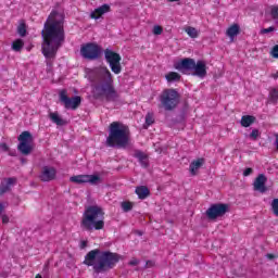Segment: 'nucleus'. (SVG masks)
<instances>
[{
  "label": "nucleus",
  "mask_w": 278,
  "mask_h": 278,
  "mask_svg": "<svg viewBox=\"0 0 278 278\" xmlns=\"http://www.w3.org/2000/svg\"><path fill=\"white\" fill-rule=\"evenodd\" d=\"M41 36L43 38L41 51L47 60H52L64 45V14L52 11L43 25Z\"/></svg>",
  "instance_id": "obj_1"
},
{
  "label": "nucleus",
  "mask_w": 278,
  "mask_h": 278,
  "mask_svg": "<svg viewBox=\"0 0 278 278\" xmlns=\"http://www.w3.org/2000/svg\"><path fill=\"white\" fill-rule=\"evenodd\" d=\"M87 77L93 87V97L96 99H102L105 97V101L114 102L118 101V92L114 88V79L112 78V72L106 66H99L90 70L87 73Z\"/></svg>",
  "instance_id": "obj_2"
},
{
  "label": "nucleus",
  "mask_w": 278,
  "mask_h": 278,
  "mask_svg": "<svg viewBox=\"0 0 278 278\" xmlns=\"http://www.w3.org/2000/svg\"><path fill=\"white\" fill-rule=\"evenodd\" d=\"M121 258L122 256L118 253L96 249L91 250L85 256L84 264L86 266H92L96 275H101L112 270V268H114V266L121 262Z\"/></svg>",
  "instance_id": "obj_3"
},
{
  "label": "nucleus",
  "mask_w": 278,
  "mask_h": 278,
  "mask_svg": "<svg viewBox=\"0 0 278 278\" xmlns=\"http://www.w3.org/2000/svg\"><path fill=\"white\" fill-rule=\"evenodd\" d=\"M86 231H101L105 227V212L99 205H89L83 214L80 223Z\"/></svg>",
  "instance_id": "obj_4"
},
{
  "label": "nucleus",
  "mask_w": 278,
  "mask_h": 278,
  "mask_svg": "<svg viewBox=\"0 0 278 278\" xmlns=\"http://www.w3.org/2000/svg\"><path fill=\"white\" fill-rule=\"evenodd\" d=\"M129 144V127L121 124L119 122H113L109 126V136L105 141V146L112 149H126Z\"/></svg>",
  "instance_id": "obj_5"
},
{
  "label": "nucleus",
  "mask_w": 278,
  "mask_h": 278,
  "mask_svg": "<svg viewBox=\"0 0 278 278\" xmlns=\"http://www.w3.org/2000/svg\"><path fill=\"white\" fill-rule=\"evenodd\" d=\"M181 96L176 89H165L160 96V102L166 112H173L179 105Z\"/></svg>",
  "instance_id": "obj_6"
},
{
  "label": "nucleus",
  "mask_w": 278,
  "mask_h": 278,
  "mask_svg": "<svg viewBox=\"0 0 278 278\" xmlns=\"http://www.w3.org/2000/svg\"><path fill=\"white\" fill-rule=\"evenodd\" d=\"M101 53H103V49L101 46L94 42H88L80 47V55L84 60H88L89 62H94V60H99L101 58Z\"/></svg>",
  "instance_id": "obj_7"
},
{
  "label": "nucleus",
  "mask_w": 278,
  "mask_h": 278,
  "mask_svg": "<svg viewBox=\"0 0 278 278\" xmlns=\"http://www.w3.org/2000/svg\"><path fill=\"white\" fill-rule=\"evenodd\" d=\"M104 59L106 64H109L112 73H114V75H121V73L123 72V65H121V61L123 60V58L121 56V54L111 50L110 48H106L104 50Z\"/></svg>",
  "instance_id": "obj_8"
},
{
  "label": "nucleus",
  "mask_w": 278,
  "mask_h": 278,
  "mask_svg": "<svg viewBox=\"0 0 278 278\" xmlns=\"http://www.w3.org/2000/svg\"><path fill=\"white\" fill-rule=\"evenodd\" d=\"M18 146H17V151H20V153L22 155H30L31 151H34V147L31 146V143L34 142V136L31 135V132L25 130L23 131L18 137Z\"/></svg>",
  "instance_id": "obj_9"
},
{
  "label": "nucleus",
  "mask_w": 278,
  "mask_h": 278,
  "mask_svg": "<svg viewBox=\"0 0 278 278\" xmlns=\"http://www.w3.org/2000/svg\"><path fill=\"white\" fill-rule=\"evenodd\" d=\"M227 212H229V204L215 203V204H212L206 210L205 214L208 220H216V218H222V216H225Z\"/></svg>",
  "instance_id": "obj_10"
},
{
  "label": "nucleus",
  "mask_w": 278,
  "mask_h": 278,
  "mask_svg": "<svg viewBox=\"0 0 278 278\" xmlns=\"http://www.w3.org/2000/svg\"><path fill=\"white\" fill-rule=\"evenodd\" d=\"M60 102L63 103L65 110H77L81 105V97L75 96L70 98L66 90H62L59 94Z\"/></svg>",
  "instance_id": "obj_11"
},
{
  "label": "nucleus",
  "mask_w": 278,
  "mask_h": 278,
  "mask_svg": "<svg viewBox=\"0 0 278 278\" xmlns=\"http://www.w3.org/2000/svg\"><path fill=\"white\" fill-rule=\"evenodd\" d=\"M72 184H90V186H99L101 184V176L99 175H77L70 178Z\"/></svg>",
  "instance_id": "obj_12"
},
{
  "label": "nucleus",
  "mask_w": 278,
  "mask_h": 278,
  "mask_svg": "<svg viewBox=\"0 0 278 278\" xmlns=\"http://www.w3.org/2000/svg\"><path fill=\"white\" fill-rule=\"evenodd\" d=\"M195 62L194 59L185 58L175 64V68L184 75H190V72L194 71Z\"/></svg>",
  "instance_id": "obj_13"
},
{
  "label": "nucleus",
  "mask_w": 278,
  "mask_h": 278,
  "mask_svg": "<svg viewBox=\"0 0 278 278\" xmlns=\"http://www.w3.org/2000/svg\"><path fill=\"white\" fill-rule=\"evenodd\" d=\"M192 75L194 77H199L200 79L207 77V65L205 64V61L199 60L194 63Z\"/></svg>",
  "instance_id": "obj_14"
},
{
  "label": "nucleus",
  "mask_w": 278,
  "mask_h": 278,
  "mask_svg": "<svg viewBox=\"0 0 278 278\" xmlns=\"http://www.w3.org/2000/svg\"><path fill=\"white\" fill-rule=\"evenodd\" d=\"M266 181H268V178H266V175L260 174L256 179L254 180V190L256 192H261L264 194V192L268 191V188L266 187Z\"/></svg>",
  "instance_id": "obj_15"
},
{
  "label": "nucleus",
  "mask_w": 278,
  "mask_h": 278,
  "mask_svg": "<svg viewBox=\"0 0 278 278\" xmlns=\"http://www.w3.org/2000/svg\"><path fill=\"white\" fill-rule=\"evenodd\" d=\"M55 175H58V172L54 169V167L45 166L39 179L41 181H53V179H55Z\"/></svg>",
  "instance_id": "obj_16"
},
{
  "label": "nucleus",
  "mask_w": 278,
  "mask_h": 278,
  "mask_svg": "<svg viewBox=\"0 0 278 278\" xmlns=\"http://www.w3.org/2000/svg\"><path fill=\"white\" fill-rule=\"evenodd\" d=\"M111 7L110 4H102L101 7L94 9V11H92L90 13V18H93L94 21H99L100 17L103 16V14H108V12H111Z\"/></svg>",
  "instance_id": "obj_17"
},
{
  "label": "nucleus",
  "mask_w": 278,
  "mask_h": 278,
  "mask_svg": "<svg viewBox=\"0 0 278 278\" xmlns=\"http://www.w3.org/2000/svg\"><path fill=\"white\" fill-rule=\"evenodd\" d=\"M134 157L138 160V162L141 164L142 168L149 167V155H147L144 152L140 150H136L134 153Z\"/></svg>",
  "instance_id": "obj_18"
},
{
  "label": "nucleus",
  "mask_w": 278,
  "mask_h": 278,
  "mask_svg": "<svg viewBox=\"0 0 278 278\" xmlns=\"http://www.w3.org/2000/svg\"><path fill=\"white\" fill-rule=\"evenodd\" d=\"M203 164H205V159H203V157L192 161L189 165L190 174L193 176L197 175V170H199V168H201V166H203Z\"/></svg>",
  "instance_id": "obj_19"
},
{
  "label": "nucleus",
  "mask_w": 278,
  "mask_h": 278,
  "mask_svg": "<svg viewBox=\"0 0 278 278\" xmlns=\"http://www.w3.org/2000/svg\"><path fill=\"white\" fill-rule=\"evenodd\" d=\"M49 118L54 125H58L59 127H64L66 125V121L60 116L58 112H50Z\"/></svg>",
  "instance_id": "obj_20"
},
{
  "label": "nucleus",
  "mask_w": 278,
  "mask_h": 278,
  "mask_svg": "<svg viewBox=\"0 0 278 278\" xmlns=\"http://www.w3.org/2000/svg\"><path fill=\"white\" fill-rule=\"evenodd\" d=\"M135 192L138 195V198L141 200L147 199V197L151 194V191H149V188L147 186L137 187Z\"/></svg>",
  "instance_id": "obj_21"
},
{
  "label": "nucleus",
  "mask_w": 278,
  "mask_h": 278,
  "mask_svg": "<svg viewBox=\"0 0 278 278\" xmlns=\"http://www.w3.org/2000/svg\"><path fill=\"white\" fill-rule=\"evenodd\" d=\"M255 121L256 118L253 115H243L240 121L241 127H251Z\"/></svg>",
  "instance_id": "obj_22"
},
{
  "label": "nucleus",
  "mask_w": 278,
  "mask_h": 278,
  "mask_svg": "<svg viewBox=\"0 0 278 278\" xmlns=\"http://www.w3.org/2000/svg\"><path fill=\"white\" fill-rule=\"evenodd\" d=\"M238 34H240V25L238 24L231 25L226 31V35L228 36V38H236Z\"/></svg>",
  "instance_id": "obj_23"
},
{
  "label": "nucleus",
  "mask_w": 278,
  "mask_h": 278,
  "mask_svg": "<svg viewBox=\"0 0 278 278\" xmlns=\"http://www.w3.org/2000/svg\"><path fill=\"white\" fill-rule=\"evenodd\" d=\"M165 79L172 84L173 81H179V79H181V75H179L177 72H170L165 76Z\"/></svg>",
  "instance_id": "obj_24"
},
{
  "label": "nucleus",
  "mask_w": 278,
  "mask_h": 278,
  "mask_svg": "<svg viewBox=\"0 0 278 278\" xmlns=\"http://www.w3.org/2000/svg\"><path fill=\"white\" fill-rule=\"evenodd\" d=\"M185 31L186 34H188L189 38H199V31L192 26H188L187 28H185Z\"/></svg>",
  "instance_id": "obj_25"
},
{
  "label": "nucleus",
  "mask_w": 278,
  "mask_h": 278,
  "mask_svg": "<svg viewBox=\"0 0 278 278\" xmlns=\"http://www.w3.org/2000/svg\"><path fill=\"white\" fill-rule=\"evenodd\" d=\"M25 42L23 41V39H17L15 41H13L12 43V49L13 51H21L24 47Z\"/></svg>",
  "instance_id": "obj_26"
},
{
  "label": "nucleus",
  "mask_w": 278,
  "mask_h": 278,
  "mask_svg": "<svg viewBox=\"0 0 278 278\" xmlns=\"http://www.w3.org/2000/svg\"><path fill=\"white\" fill-rule=\"evenodd\" d=\"M153 123H155V118H153V115L151 113H148L146 115V124L143 125V129H148L149 127H151V125H153Z\"/></svg>",
  "instance_id": "obj_27"
},
{
  "label": "nucleus",
  "mask_w": 278,
  "mask_h": 278,
  "mask_svg": "<svg viewBox=\"0 0 278 278\" xmlns=\"http://www.w3.org/2000/svg\"><path fill=\"white\" fill-rule=\"evenodd\" d=\"M278 101V90L277 88H271L269 91V102L270 103H277Z\"/></svg>",
  "instance_id": "obj_28"
},
{
  "label": "nucleus",
  "mask_w": 278,
  "mask_h": 278,
  "mask_svg": "<svg viewBox=\"0 0 278 278\" xmlns=\"http://www.w3.org/2000/svg\"><path fill=\"white\" fill-rule=\"evenodd\" d=\"M17 34L22 37L25 38V36H27V26L25 25V23H22L18 25L17 27Z\"/></svg>",
  "instance_id": "obj_29"
},
{
  "label": "nucleus",
  "mask_w": 278,
  "mask_h": 278,
  "mask_svg": "<svg viewBox=\"0 0 278 278\" xmlns=\"http://www.w3.org/2000/svg\"><path fill=\"white\" fill-rule=\"evenodd\" d=\"M121 207L123 210V212H131V210H134V204L131 202H127V201H123L121 203Z\"/></svg>",
  "instance_id": "obj_30"
},
{
  "label": "nucleus",
  "mask_w": 278,
  "mask_h": 278,
  "mask_svg": "<svg viewBox=\"0 0 278 278\" xmlns=\"http://www.w3.org/2000/svg\"><path fill=\"white\" fill-rule=\"evenodd\" d=\"M270 15L274 21H277L278 18V5H271L270 7Z\"/></svg>",
  "instance_id": "obj_31"
},
{
  "label": "nucleus",
  "mask_w": 278,
  "mask_h": 278,
  "mask_svg": "<svg viewBox=\"0 0 278 278\" xmlns=\"http://www.w3.org/2000/svg\"><path fill=\"white\" fill-rule=\"evenodd\" d=\"M249 137L251 140H257V138H260V130L257 128H254Z\"/></svg>",
  "instance_id": "obj_32"
},
{
  "label": "nucleus",
  "mask_w": 278,
  "mask_h": 278,
  "mask_svg": "<svg viewBox=\"0 0 278 278\" xmlns=\"http://www.w3.org/2000/svg\"><path fill=\"white\" fill-rule=\"evenodd\" d=\"M271 210H273L275 216H278V199L273 200Z\"/></svg>",
  "instance_id": "obj_33"
},
{
  "label": "nucleus",
  "mask_w": 278,
  "mask_h": 278,
  "mask_svg": "<svg viewBox=\"0 0 278 278\" xmlns=\"http://www.w3.org/2000/svg\"><path fill=\"white\" fill-rule=\"evenodd\" d=\"M269 53L271 58H274L275 60H278V45L274 46Z\"/></svg>",
  "instance_id": "obj_34"
},
{
  "label": "nucleus",
  "mask_w": 278,
  "mask_h": 278,
  "mask_svg": "<svg viewBox=\"0 0 278 278\" xmlns=\"http://www.w3.org/2000/svg\"><path fill=\"white\" fill-rule=\"evenodd\" d=\"M162 31H164V28H162V26L156 25V26L153 27L154 36H161Z\"/></svg>",
  "instance_id": "obj_35"
},
{
  "label": "nucleus",
  "mask_w": 278,
  "mask_h": 278,
  "mask_svg": "<svg viewBox=\"0 0 278 278\" xmlns=\"http://www.w3.org/2000/svg\"><path fill=\"white\" fill-rule=\"evenodd\" d=\"M5 192H10V187L8 184L2 185L0 188V194H5Z\"/></svg>",
  "instance_id": "obj_36"
},
{
  "label": "nucleus",
  "mask_w": 278,
  "mask_h": 278,
  "mask_svg": "<svg viewBox=\"0 0 278 278\" xmlns=\"http://www.w3.org/2000/svg\"><path fill=\"white\" fill-rule=\"evenodd\" d=\"M273 31H275V26H270L268 28L261 29V34H270Z\"/></svg>",
  "instance_id": "obj_37"
},
{
  "label": "nucleus",
  "mask_w": 278,
  "mask_h": 278,
  "mask_svg": "<svg viewBox=\"0 0 278 278\" xmlns=\"http://www.w3.org/2000/svg\"><path fill=\"white\" fill-rule=\"evenodd\" d=\"M249 175H253V168L248 167L243 172V177H249Z\"/></svg>",
  "instance_id": "obj_38"
},
{
  "label": "nucleus",
  "mask_w": 278,
  "mask_h": 278,
  "mask_svg": "<svg viewBox=\"0 0 278 278\" xmlns=\"http://www.w3.org/2000/svg\"><path fill=\"white\" fill-rule=\"evenodd\" d=\"M16 184V178H8L7 185L10 188L11 186H14Z\"/></svg>",
  "instance_id": "obj_39"
},
{
  "label": "nucleus",
  "mask_w": 278,
  "mask_h": 278,
  "mask_svg": "<svg viewBox=\"0 0 278 278\" xmlns=\"http://www.w3.org/2000/svg\"><path fill=\"white\" fill-rule=\"evenodd\" d=\"M128 264L129 266H138V264H140V261L137 258H132Z\"/></svg>",
  "instance_id": "obj_40"
},
{
  "label": "nucleus",
  "mask_w": 278,
  "mask_h": 278,
  "mask_svg": "<svg viewBox=\"0 0 278 278\" xmlns=\"http://www.w3.org/2000/svg\"><path fill=\"white\" fill-rule=\"evenodd\" d=\"M153 266H155V262H153V261H147V263H146V268H153Z\"/></svg>",
  "instance_id": "obj_41"
},
{
  "label": "nucleus",
  "mask_w": 278,
  "mask_h": 278,
  "mask_svg": "<svg viewBox=\"0 0 278 278\" xmlns=\"http://www.w3.org/2000/svg\"><path fill=\"white\" fill-rule=\"evenodd\" d=\"M2 223L5 225L8 223H10V218L7 215L2 216Z\"/></svg>",
  "instance_id": "obj_42"
},
{
  "label": "nucleus",
  "mask_w": 278,
  "mask_h": 278,
  "mask_svg": "<svg viewBox=\"0 0 278 278\" xmlns=\"http://www.w3.org/2000/svg\"><path fill=\"white\" fill-rule=\"evenodd\" d=\"M266 257L267 260H276L277 255L268 253L266 254Z\"/></svg>",
  "instance_id": "obj_43"
},
{
  "label": "nucleus",
  "mask_w": 278,
  "mask_h": 278,
  "mask_svg": "<svg viewBox=\"0 0 278 278\" xmlns=\"http://www.w3.org/2000/svg\"><path fill=\"white\" fill-rule=\"evenodd\" d=\"M1 149H3V151H8V149H9V148H8V144H7V143H2V144H1Z\"/></svg>",
  "instance_id": "obj_44"
},
{
  "label": "nucleus",
  "mask_w": 278,
  "mask_h": 278,
  "mask_svg": "<svg viewBox=\"0 0 278 278\" xmlns=\"http://www.w3.org/2000/svg\"><path fill=\"white\" fill-rule=\"evenodd\" d=\"M271 77H273L274 79H278V72L271 74Z\"/></svg>",
  "instance_id": "obj_45"
},
{
  "label": "nucleus",
  "mask_w": 278,
  "mask_h": 278,
  "mask_svg": "<svg viewBox=\"0 0 278 278\" xmlns=\"http://www.w3.org/2000/svg\"><path fill=\"white\" fill-rule=\"evenodd\" d=\"M135 233H136L137 236H142L144 232H142V230H137V231H135Z\"/></svg>",
  "instance_id": "obj_46"
},
{
  "label": "nucleus",
  "mask_w": 278,
  "mask_h": 278,
  "mask_svg": "<svg viewBox=\"0 0 278 278\" xmlns=\"http://www.w3.org/2000/svg\"><path fill=\"white\" fill-rule=\"evenodd\" d=\"M4 206L0 203V215L3 214Z\"/></svg>",
  "instance_id": "obj_47"
},
{
  "label": "nucleus",
  "mask_w": 278,
  "mask_h": 278,
  "mask_svg": "<svg viewBox=\"0 0 278 278\" xmlns=\"http://www.w3.org/2000/svg\"><path fill=\"white\" fill-rule=\"evenodd\" d=\"M80 244H88V241L81 240V241H80Z\"/></svg>",
  "instance_id": "obj_48"
},
{
  "label": "nucleus",
  "mask_w": 278,
  "mask_h": 278,
  "mask_svg": "<svg viewBox=\"0 0 278 278\" xmlns=\"http://www.w3.org/2000/svg\"><path fill=\"white\" fill-rule=\"evenodd\" d=\"M169 1V3H175L176 1H179V0H167Z\"/></svg>",
  "instance_id": "obj_49"
},
{
  "label": "nucleus",
  "mask_w": 278,
  "mask_h": 278,
  "mask_svg": "<svg viewBox=\"0 0 278 278\" xmlns=\"http://www.w3.org/2000/svg\"><path fill=\"white\" fill-rule=\"evenodd\" d=\"M35 278H42L40 274H37Z\"/></svg>",
  "instance_id": "obj_50"
},
{
  "label": "nucleus",
  "mask_w": 278,
  "mask_h": 278,
  "mask_svg": "<svg viewBox=\"0 0 278 278\" xmlns=\"http://www.w3.org/2000/svg\"><path fill=\"white\" fill-rule=\"evenodd\" d=\"M22 164H25L27 162L25 159H21Z\"/></svg>",
  "instance_id": "obj_51"
},
{
  "label": "nucleus",
  "mask_w": 278,
  "mask_h": 278,
  "mask_svg": "<svg viewBox=\"0 0 278 278\" xmlns=\"http://www.w3.org/2000/svg\"><path fill=\"white\" fill-rule=\"evenodd\" d=\"M185 108H188V103L187 102H185Z\"/></svg>",
  "instance_id": "obj_52"
},
{
  "label": "nucleus",
  "mask_w": 278,
  "mask_h": 278,
  "mask_svg": "<svg viewBox=\"0 0 278 278\" xmlns=\"http://www.w3.org/2000/svg\"><path fill=\"white\" fill-rule=\"evenodd\" d=\"M180 121H184V115L180 116Z\"/></svg>",
  "instance_id": "obj_53"
},
{
  "label": "nucleus",
  "mask_w": 278,
  "mask_h": 278,
  "mask_svg": "<svg viewBox=\"0 0 278 278\" xmlns=\"http://www.w3.org/2000/svg\"><path fill=\"white\" fill-rule=\"evenodd\" d=\"M84 247H86V245H81V249H84Z\"/></svg>",
  "instance_id": "obj_54"
}]
</instances>
